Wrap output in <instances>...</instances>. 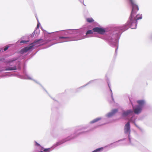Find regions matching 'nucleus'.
Returning <instances> with one entry per match:
<instances>
[{"instance_id": "nucleus-1", "label": "nucleus", "mask_w": 152, "mask_h": 152, "mask_svg": "<svg viewBox=\"0 0 152 152\" xmlns=\"http://www.w3.org/2000/svg\"><path fill=\"white\" fill-rule=\"evenodd\" d=\"M132 7V10L129 18V20L126 24V25L130 27L132 29H135L136 28V21L142 18L141 15H137L134 17L137 12L139 10L138 6L136 4L134 0H129Z\"/></svg>"}, {"instance_id": "nucleus-2", "label": "nucleus", "mask_w": 152, "mask_h": 152, "mask_svg": "<svg viewBox=\"0 0 152 152\" xmlns=\"http://www.w3.org/2000/svg\"><path fill=\"white\" fill-rule=\"evenodd\" d=\"M41 39H39L38 40H35L33 42L31 43L29 45V46L28 47H26L23 48L21 50V52L22 53H26L28 51L31 50L34 47L35 45L37 43L39 42Z\"/></svg>"}, {"instance_id": "nucleus-3", "label": "nucleus", "mask_w": 152, "mask_h": 152, "mask_svg": "<svg viewBox=\"0 0 152 152\" xmlns=\"http://www.w3.org/2000/svg\"><path fill=\"white\" fill-rule=\"evenodd\" d=\"M94 32H97L99 34H103L105 32V30L101 28L95 27L93 29Z\"/></svg>"}, {"instance_id": "nucleus-4", "label": "nucleus", "mask_w": 152, "mask_h": 152, "mask_svg": "<svg viewBox=\"0 0 152 152\" xmlns=\"http://www.w3.org/2000/svg\"><path fill=\"white\" fill-rule=\"evenodd\" d=\"M124 131L125 133H127L130 132V125L129 122H128L124 126Z\"/></svg>"}, {"instance_id": "nucleus-5", "label": "nucleus", "mask_w": 152, "mask_h": 152, "mask_svg": "<svg viewBox=\"0 0 152 152\" xmlns=\"http://www.w3.org/2000/svg\"><path fill=\"white\" fill-rule=\"evenodd\" d=\"M132 104L133 106L134 113L136 114H138L140 113L142 110V107H141L137 106L136 108L134 109L133 104L132 103Z\"/></svg>"}, {"instance_id": "nucleus-6", "label": "nucleus", "mask_w": 152, "mask_h": 152, "mask_svg": "<svg viewBox=\"0 0 152 152\" xmlns=\"http://www.w3.org/2000/svg\"><path fill=\"white\" fill-rule=\"evenodd\" d=\"M59 39H64L62 42H66L71 41L70 39V37H60Z\"/></svg>"}, {"instance_id": "nucleus-7", "label": "nucleus", "mask_w": 152, "mask_h": 152, "mask_svg": "<svg viewBox=\"0 0 152 152\" xmlns=\"http://www.w3.org/2000/svg\"><path fill=\"white\" fill-rule=\"evenodd\" d=\"M70 140V139H69L68 137H67L65 139L61 140L60 141L57 142L56 144V146L59 145L67 141Z\"/></svg>"}, {"instance_id": "nucleus-8", "label": "nucleus", "mask_w": 152, "mask_h": 152, "mask_svg": "<svg viewBox=\"0 0 152 152\" xmlns=\"http://www.w3.org/2000/svg\"><path fill=\"white\" fill-rule=\"evenodd\" d=\"M133 113V111L132 110H129L126 111L124 112L123 114V115L124 116H126L132 113Z\"/></svg>"}, {"instance_id": "nucleus-9", "label": "nucleus", "mask_w": 152, "mask_h": 152, "mask_svg": "<svg viewBox=\"0 0 152 152\" xmlns=\"http://www.w3.org/2000/svg\"><path fill=\"white\" fill-rule=\"evenodd\" d=\"M118 111L117 109H114L112 111L108 114V116L109 117H111L115 114Z\"/></svg>"}, {"instance_id": "nucleus-10", "label": "nucleus", "mask_w": 152, "mask_h": 152, "mask_svg": "<svg viewBox=\"0 0 152 152\" xmlns=\"http://www.w3.org/2000/svg\"><path fill=\"white\" fill-rule=\"evenodd\" d=\"M137 102L139 105V107H141L142 108V106L144 104L145 102L144 100H139L137 101Z\"/></svg>"}, {"instance_id": "nucleus-11", "label": "nucleus", "mask_w": 152, "mask_h": 152, "mask_svg": "<svg viewBox=\"0 0 152 152\" xmlns=\"http://www.w3.org/2000/svg\"><path fill=\"white\" fill-rule=\"evenodd\" d=\"M101 118H95L92 120V121L91 122V123L93 124L97 122L98 121H99L101 119Z\"/></svg>"}, {"instance_id": "nucleus-12", "label": "nucleus", "mask_w": 152, "mask_h": 152, "mask_svg": "<svg viewBox=\"0 0 152 152\" xmlns=\"http://www.w3.org/2000/svg\"><path fill=\"white\" fill-rule=\"evenodd\" d=\"M16 69V67L14 66L13 67H9L6 69V70H15Z\"/></svg>"}, {"instance_id": "nucleus-13", "label": "nucleus", "mask_w": 152, "mask_h": 152, "mask_svg": "<svg viewBox=\"0 0 152 152\" xmlns=\"http://www.w3.org/2000/svg\"><path fill=\"white\" fill-rule=\"evenodd\" d=\"M87 21L90 23H92L94 21V20L91 18H88L86 19Z\"/></svg>"}, {"instance_id": "nucleus-14", "label": "nucleus", "mask_w": 152, "mask_h": 152, "mask_svg": "<svg viewBox=\"0 0 152 152\" xmlns=\"http://www.w3.org/2000/svg\"><path fill=\"white\" fill-rule=\"evenodd\" d=\"M42 149L45 152H50V148H46V149H44L42 147Z\"/></svg>"}, {"instance_id": "nucleus-15", "label": "nucleus", "mask_w": 152, "mask_h": 152, "mask_svg": "<svg viewBox=\"0 0 152 152\" xmlns=\"http://www.w3.org/2000/svg\"><path fill=\"white\" fill-rule=\"evenodd\" d=\"M93 33V31L92 30H88L86 33V35H88L89 34H92Z\"/></svg>"}, {"instance_id": "nucleus-16", "label": "nucleus", "mask_w": 152, "mask_h": 152, "mask_svg": "<svg viewBox=\"0 0 152 152\" xmlns=\"http://www.w3.org/2000/svg\"><path fill=\"white\" fill-rule=\"evenodd\" d=\"M29 42V41H26V40H22L20 42V43H26Z\"/></svg>"}, {"instance_id": "nucleus-17", "label": "nucleus", "mask_w": 152, "mask_h": 152, "mask_svg": "<svg viewBox=\"0 0 152 152\" xmlns=\"http://www.w3.org/2000/svg\"><path fill=\"white\" fill-rule=\"evenodd\" d=\"M8 46H6V47L4 49V51H6V50H7L8 49Z\"/></svg>"}, {"instance_id": "nucleus-18", "label": "nucleus", "mask_w": 152, "mask_h": 152, "mask_svg": "<svg viewBox=\"0 0 152 152\" xmlns=\"http://www.w3.org/2000/svg\"><path fill=\"white\" fill-rule=\"evenodd\" d=\"M35 144H36V145L37 146H40V145L39 144H38V143H37V142H35Z\"/></svg>"}, {"instance_id": "nucleus-19", "label": "nucleus", "mask_w": 152, "mask_h": 152, "mask_svg": "<svg viewBox=\"0 0 152 152\" xmlns=\"http://www.w3.org/2000/svg\"><path fill=\"white\" fill-rule=\"evenodd\" d=\"M39 152H43L42 151H39Z\"/></svg>"}, {"instance_id": "nucleus-20", "label": "nucleus", "mask_w": 152, "mask_h": 152, "mask_svg": "<svg viewBox=\"0 0 152 152\" xmlns=\"http://www.w3.org/2000/svg\"><path fill=\"white\" fill-rule=\"evenodd\" d=\"M128 27H127L126 29H127Z\"/></svg>"}]
</instances>
